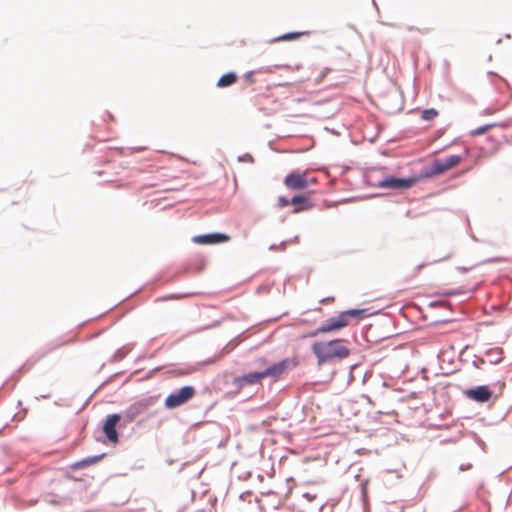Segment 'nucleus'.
<instances>
[{
	"label": "nucleus",
	"instance_id": "1",
	"mask_svg": "<svg viewBox=\"0 0 512 512\" xmlns=\"http://www.w3.org/2000/svg\"><path fill=\"white\" fill-rule=\"evenodd\" d=\"M311 350L319 366L340 362L348 358L351 353L346 340L340 338L316 341L312 344Z\"/></svg>",
	"mask_w": 512,
	"mask_h": 512
},
{
	"label": "nucleus",
	"instance_id": "2",
	"mask_svg": "<svg viewBox=\"0 0 512 512\" xmlns=\"http://www.w3.org/2000/svg\"><path fill=\"white\" fill-rule=\"evenodd\" d=\"M364 310L361 309H351L340 313V315L336 318L328 319L323 325H321L315 332L311 335H317L322 333H328L332 331H338L349 325V319L355 318L360 319Z\"/></svg>",
	"mask_w": 512,
	"mask_h": 512
},
{
	"label": "nucleus",
	"instance_id": "3",
	"mask_svg": "<svg viewBox=\"0 0 512 512\" xmlns=\"http://www.w3.org/2000/svg\"><path fill=\"white\" fill-rule=\"evenodd\" d=\"M316 183L317 179L309 178L307 172L293 171L284 179V185L290 190H303Z\"/></svg>",
	"mask_w": 512,
	"mask_h": 512
},
{
	"label": "nucleus",
	"instance_id": "4",
	"mask_svg": "<svg viewBox=\"0 0 512 512\" xmlns=\"http://www.w3.org/2000/svg\"><path fill=\"white\" fill-rule=\"evenodd\" d=\"M195 395V389L192 386H184L180 390L175 393L170 394L165 399V406L169 409L177 408L190 399H192Z\"/></svg>",
	"mask_w": 512,
	"mask_h": 512
},
{
	"label": "nucleus",
	"instance_id": "5",
	"mask_svg": "<svg viewBox=\"0 0 512 512\" xmlns=\"http://www.w3.org/2000/svg\"><path fill=\"white\" fill-rule=\"evenodd\" d=\"M463 158L459 155H451L445 159H436L431 166L432 175H440L462 162Z\"/></svg>",
	"mask_w": 512,
	"mask_h": 512
},
{
	"label": "nucleus",
	"instance_id": "6",
	"mask_svg": "<svg viewBox=\"0 0 512 512\" xmlns=\"http://www.w3.org/2000/svg\"><path fill=\"white\" fill-rule=\"evenodd\" d=\"M298 361L296 359H284L276 364L271 365L264 371H262L264 378L267 377H279L285 373L289 368L297 366Z\"/></svg>",
	"mask_w": 512,
	"mask_h": 512
},
{
	"label": "nucleus",
	"instance_id": "7",
	"mask_svg": "<svg viewBox=\"0 0 512 512\" xmlns=\"http://www.w3.org/2000/svg\"><path fill=\"white\" fill-rule=\"evenodd\" d=\"M416 182L414 178H396L389 177L379 183L380 188L405 190L413 186Z\"/></svg>",
	"mask_w": 512,
	"mask_h": 512
},
{
	"label": "nucleus",
	"instance_id": "8",
	"mask_svg": "<svg viewBox=\"0 0 512 512\" xmlns=\"http://www.w3.org/2000/svg\"><path fill=\"white\" fill-rule=\"evenodd\" d=\"M120 419L121 416L119 414H111L106 418V421L103 426V431L107 439L114 444L118 442L116 426L119 423Z\"/></svg>",
	"mask_w": 512,
	"mask_h": 512
},
{
	"label": "nucleus",
	"instance_id": "9",
	"mask_svg": "<svg viewBox=\"0 0 512 512\" xmlns=\"http://www.w3.org/2000/svg\"><path fill=\"white\" fill-rule=\"evenodd\" d=\"M465 396L469 398L470 400L484 403L487 402L491 396L492 391L489 389L488 386H477L472 389H468L464 392Z\"/></svg>",
	"mask_w": 512,
	"mask_h": 512
},
{
	"label": "nucleus",
	"instance_id": "10",
	"mask_svg": "<svg viewBox=\"0 0 512 512\" xmlns=\"http://www.w3.org/2000/svg\"><path fill=\"white\" fill-rule=\"evenodd\" d=\"M229 240V236L223 233H212V234H204L195 236L193 238V242L202 245H210L227 242Z\"/></svg>",
	"mask_w": 512,
	"mask_h": 512
},
{
	"label": "nucleus",
	"instance_id": "11",
	"mask_svg": "<svg viewBox=\"0 0 512 512\" xmlns=\"http://www.w3.org/2000/svg\"><path fill=\"white\" fill-rule=\"evenodd\" d=\"M262 372H252L248 373L239 377H236L234 379V384L238 388H244L249 385H254L256 383H259L262 379H264V376H262Z\"/></svg>",
	"mask_w": 512,
	"mask_h": 512
},
{
	"label": "nucleus",
	"instance_id": "12",
	"mask_svg": "<svg viewBox=\"0 0 512 512\" xmlns=\"http://www.w3.org/2000/svg\"><path fill=\"white\" fill-rule=\"evenodd\" d=\"M103 457H104V454L82 459L80 461L73 463L71 465V469L72 470L84 469L88 466L98 463Z\"/></svg>",
	"mask_w": 512,
	"mask_h": 512
},
{
	"label": "nucleus",
	"instance_id": "13",
	"mask_svg": "<svg viewBox=\"0 0 512 512\" xmlns=\"http://www.w3.org/2000/svg\"><path fill=\"white\" fill-rule=\"evenodd\" d=\"M291 204L295 206L294 212L298 213L302 210H308L312 207V203L304 196H294L291 199Z\"/></svg>",
	"mask_w": 512,
	"mask_h": 512
},
{
	"label": "nucleus",
	"instance_id": "14",
	"mask_svg": "<svg viewBox=\"0 0 512 512\" xmlns=\"http://www.w3.org/2000/svg\"><path fill=\"white\" fill-rule=\"evenodd\" d=\"M236 81L237 75L233 72H230L220 77V79L217 82V86L220 88L228 87L236 83Z\"/></svg>",
	"mask_w": 512,
	"mask_h": 512
},
{
	"label": "nucleus",
	"instance_id": "15",
	"mask_svg": "<svg viewBox=\"0 0 512 512\" xmlns=\"http://www.w3.org/2000/svg\"><path fill=\"white\" fill-rule=\"evenodd\" d=\"M307 34L306 32H291L277 37L274 41H290L300 38L302 35Z\"/></svg>",
	"mask_w": 512,
	"mask_h": 512
},
{
	"label": "nucleus",
	"instance_id": "16",
	"mask_svg": "<svg viewBox=\"0 0 512 512\" xmlns=\"http://www.w3.org/2000/svg\"><path fill=\"white\" fill-rule=\"evenodd\" d=\"M438 116V111L434 108L425 109L422 111L421 118L425 121H431Z\"/></svg>",
	"mask_w": 512,
	"mask_h": 512
},
{
	"label": "nucleus",
	"instance_id": "17",
	"mask_svg": "<svg viewBox=\"0 0 512 512\" xmlns=\"http://www.w3.org/2000/svg\"><path fill=\"white\" fill-rule=\"evenodd\" d=\"M494 126H495V124H487V125H484V126H481V127L477 128L475 130H472L470 132V134L472 136H479V135H482V134L486 133L489 129H491Z\"/></svg>",
	"mask_w": 512,
	"mask_h": 512
},
{
	"label": "nucleus",
	"instance_id": "18",
	"mask_svg": "<svg viewBox=\"0 0 512 512\" xmlns=\"http://www.w3.org/2000/svg\"><path fill=\"white\" fill-rule=\"evenodd\" d=\"M254 74H255V72H254V71H248V72L244 75L245 80H246L248 83H250V84L254 83V82H255Z\"/></svg>",
	"mask_w": 512,
	"mask_h": 512
},
{
	"label": "nucleus",
	"instance_id": "19",
	"mask_svg": "<svg viewBox=\"0 0 512 512\" xmlns=\"http://www.w3.org/2000/svg\"><path fill=\"white\" fill-rule=\"evenodd\" d=\"M289 204H291V201H289L288 199H286L285 197H279L278 198V206L280 208H283V207H286L288 206Z\"/></svg>",
	"mask_w": 512,
	"mask_h": 512
},
{
	"label": "nucleus",
	"instance_id": "20",
	"mask_svg": "<svg viewBox=\"0 0 512 512\" xmlns=\"http://www.w3.org/2000/svg\"><path fill=\"white\" fill-rule=\"evenodd\" d=\"M452 258V253H447L445 254L443 257L439 258V259H436L433 261V263H437V262H440V261H445V260H449Z\"/></svg>",
	"mask_w": 512,
	"mask_h": 512
},
{
	"label": "nucleus",
	"instance_id": "21",
	"mask_svg": "<svg viewBox=\"0 0 512 512\" xmlns=\"http://www.w3.org/2000/svg\"><path fill=\"white\" fill-rule=\"evenodd\" d=\"M426 266V264H420V265H417L413 272H412V275H416L418 274L424 267Z\"/></svg>",
	"mask_w": 512,
	"mask_h": 512
}]
</instances>
